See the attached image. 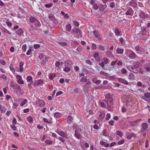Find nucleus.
Listing matches in <instances>:
<instances>
[{"mask_svg":"<svg viewBox=\"0 0 150 150\" xmlns=\"http://www.w3.org/2000/svg\"><path fill=\"white\" fill-rule=\"evenodd\" d=\"M139 66V63L137 62L135 63L133 65H130L128 66L127 68L130 71L133 72L135 74H137L139 72L137 68Z\"/></svg>","mask_w":150,"mask_h":150,"instance_id":"1","label":"nucleus"},{"mask_svg":"<svg viewBox=\"0 0 150 150\" xmlns=\"http://www.w3.org/2000/svg\"><path fill=\"white\" fill-rule=\"evenodd\" d=\"M102 62L100 63L99 65L101 66L103 69L106 70V68L105 69L104 65L105 64H107L110 62L109 59L107 58L103 57L102 59Z\"/></svg>","mask_w":150,"mask_h":150,"instance_id":"2","label":"nucleus"},{"mask_svg":"<svg viewBox=\"0 0 150 150\" xmlns=\"http://www.w3.org/2000/svg\"><path fill=\"white\" fill-rule=\"evenodd\" d=\"M107 103L108 109L109 111H111L113 107V99H109V100L105 101Z\"/></svg>","mask_w":150,"mask_h":150,"instance_id":"3","label":"nucleus"},{"mask_svg":"<svg viewBox=\"0 0 150 150\" xmlns=\"http://www.w3.org/2000/svg\"><path fill=\"white\" fill-rule=\"evenodd\" d=\"M148 125L147 123H143L142 124L141 126V129L142 132H145L146 131V129L148 128Z\"/></svg>","mask_w":150,"mask_h":150,"instance_id":"4","label":"nucleus"},{"mask_svg":"<svg viewBox=\"0 0 150 150\" xmlns=\"http://www.w3.org/2000/svg\"><path fill=\"white\" fill-rule=\"evenodd\" d=\"M74 33L79 34L80 35H81V31L76 28H74L71 32V33L72 34H73Z\"/></svg>","mask_w":150,"mask_h":150,"instance_id":"5","label":"nucleus"},{"mask_svg":"<svg viewBox=\"0 0 150 150\" xmlns=\"http://www.w3.org/2000/svg\"><path fill=\"white\" fill-rule=\"evenodd\" d=\"M16 78L18 79L17 82L19 84H24V81L22 79L21 76L19 75H17L16 76Z\"/></svg>","mask_w":150,"mask_h":150,"instance_id":"6","label":"nucleus"},{"mask_svg":"<svg viewBox=\"0 0 150 150\" xmlns=\"http://www.w3.org/2000/svg\"><path fill=\"white\" fill-rule=\"evenodd\" d=\"M150 98V93L147 92L145 93L144 96L142 97V98L146 100H147Z\"/></svg>","mask_w":150,"mask_h":150,"instance_id":"7","label":"nucleus"},{"mask_svg":"<svg viewBox=\"0 0 150 150\" xmlns=\"http://www.w3.org/2000/svg\"><path fill=\"white\" fill-rule=\"evenodd\" d=\"M71 63L72 62L70 61H68L67 62V63L68 64H70V66H69V67H67L64 68L63 69V70L64 71L66 72H68L70 71V67L72 66H71Z\"/></svg>","mask_w":150,"mask_h":150,"instance_id":"8","label":"nucleus"},{"mask_svg":"<svg viewBox=\"0 0 150 150\" xmlns=\"http://www.w3.org/2000/svg\"><path fill=\"white\" fill-rule=\"evenodd\" d=\"M93 57L98 62H99L100 60V58L99 57V53L98 52H96L93 54Z\"/></svg>","mask_w":150,"mask_h":150,"instance_id":"9","label":"nucleus"},{"mask_svg":"<svg viewBox=\"0 0 150 150\" xmlns=\"http://www.w3.org/2000/svg\"><path fill=\"white\" fill-rule=\"evenodd\" d=\"M105 99L103 101L109 100V99H113L112 98V95L110 94V93L107 94L106 95H105Z\"/></svg>","mask_w":150,"mask_h":150,"instance_id":"10","label":"nucleus"},{"mask_svg":"<svg viewBox=\"0 0 150 150\" xmlns=\"http://www.w3.org/2000/svg\"><path fill=\"white\" fill-rule=\"evenodd\" d=\"M134 12L132 8L128 10L126 12L127 15L132 16Z\"/></svg>","mask_w":150,"mask_h":150,"instance_id":"11","label":"nucleus"},{"mask_svg":"<svg viewBox=\"0 0 150 150\" xmlns=\"http://www.w3.org/2000/svg\"><path fill=\"white\" fill-rule=\"evenodd\" d=\"M118 80L119 82L125 85H127L128 84V82L126 80L121 78H119Z\"/></svg>","mask_w":150,"mask_h":150,"instance_id":"12","label":"nucleus"},{"mask_svg":"<svg viewBox=\"0 0 150 150\" xmlns=\"http://www.w3.org/2000/svg\"><path fill=\"white\" fill-rule=\"evenodd\" d=\"M136 54L133 51H131L129 53V57L130 59H133L135 57Z\"/></svg>","mask_w":150,"mask_h":150,"instance_id":"13","label":"nucleus"},{"mask_svg":"<svg viewBox=\"0 0 150 150\" xmlns=\"http://www.w3.org/2000/svg\"><path fill=\"white\" fill-rule=\"evenodd\" d=\"M43 81L42 80L40 79L39 80L36 81L35 82V86H38L40 84H42L43 83Z\"/></svg>","mask_w":150,"mask_h":150,"instance_id":"14","label":"nucleus"},{"mask_svg":"<svg viewBox=\"0 0 150 150\" xmlns=\"http://www.w3.org/2000/svg\"><path fill=\"white\" fill-rule=\"evenodd\" d=\"M48 17L49 19L51 20L54 21L56 20V18L54 16L52 13L50 14Z\"/></svg>","mask_w":150,"mask_h":150,"instance_id":"15","label":"nucleus"},{"mask_svg":"<svg viewBox=\"0 0 150 150\" xmlns=\"http://www.w3.org/2000/svg\"><path fill=\"white\" fill-rule=\"evenodd\" d=\"M100 144L104 146L105 147H108L109 146V144L107 143L103 140H101L100 141Z\"/></svg>","mask_w":150,"mask_h":150,"instance_id":"16","label":"nucleus"},{"mask_svg":"<svg viewBox=\"0 0 150 150\" xmlns=\"http://www.w3.org/2000/svg\"><path fill=\"white\" fill-rule=\"evenodd\" d=\"M34 24L36 26L38 27H40L41 26V24L39 20L37 19V20L35 22Z\"/></svg>","mask_w":150,"mask_h":150,"instance_id":"17","label":"nucleus"},{"mask_svg":"<svg viewBox=\"0 0 150 150\" xmlns=\"http://www.w3.org/2000/svg\"><path fill=\"white\" fill-rule=\"evenodd\" d=\"M1 31L3 33H7L9 34H11V32L10 31L5 29V28L3 27L1 28Z\"/></svg>","mask_w":150,"mask_h":150,"instance_id":"18","label":"nucleus"},{"mask_svg":"<svg viewBox=\"0 0 150 150\" xmlns=\"http://www.w3.org/2000/svg\"><path fill=\"white\" fill-rule=\"evenodd\" d=\"M123 50L118 48L116 50V52L118 54H122L123 53Z\"/></svg>","mask_w":150,"mask_h":150,"instance_id":"19","label":"nucleus"},{"mask_svg":"<svg viewBox=\"0 0 150 150\" xmlns=\"http://www.w3.org/2000/svg\"><path fill=\"white\" fill-rule=\"evenodd\" d=\"M38 105V106L40 107H42L45 105V103L43 100H40L39 101Z\"/></svg>","mask_w":150,"mask_h":150,"instance_id":"20","label":"nucleus"},{"mask_svg":"<svg viewBox=\"0 0 150 150\" xmlns=\"http://www.w3.org/2000/svg\"><path fill=\"white\" fill-rule=\"evenodd\" d=\"M32 76H28L27 78V80L28 82H30L32 84L33 83V81H32Z\"/></svg>","mask_w":150,"mask_h":150,"instance_id":"21","label":"nucleus"},{"mask_svg":"<svg viewBox=\"0 0 150 150\" xmlns=\"http://www.w3.org/2000/svg\"><path fill=\"white\" fill-rule=\"evenodd\" d=\"M66 30L69 32L71 30V27L70 24H69L66 26Z\"/></svg>","mask_w":150,"mask_h":150,"instance_id":"22","label":"nucleus"},{"mask_svg":"<svg viewBox=\"0 0 150 150\" xmlns=\"http://www.w3.org/2000/svg\"><path fill=\"white\" fill-rule=\"evenodd\" d=\"M134 77L133 74L131 73L129 74L128 78L130 80H132L134 79Z\"/></svg>","mask_w":150,"mask_h":150,"instance_id":"23","label":"nucleus"},{"mask_svg":"<svg viewBox=\"0 0 150 150\" xmlns=\"http://www.w3.org/2000/svg\"><path fill=\"white\" fill-rule=\"evenodd\" d=\"M135 134L133 133H129L127 136V138L128 139H131L132 137H134Z\"/></svg>","mask_w":150,"mask_h":150,"instance_id":"24","label":"nucleus"},{"mask_svg":"<svg viewBox=\"0 0 150 150\" xmlns=\"http://www.w3.org/2000/svg\"><path fill=\"white\" fill-rule=\"evenodd\" d=\"M37 19L33 17H30V21L32 23H35Z\"/></svg>","mask_w":150,"mask_h":150,"instance_id":"25","label":"nucleus"},{"mask_svg":"<svg viewBox=\"0 0 150 150\" xmlns=\"http://www.w3.org/2000/svg\"><path fill=\"white\" fill-rule=\"evenodd\" d=\"M75 136L77 138H79L81 136L80 134L78 133L77 131L75 130Z\"/></svg>","mask_w":150,"mask_h":150,"instance_id":"26","label":"nucleus"},{"mask_svg":"<svg viewBox=\"0 0 150 150\" xmlns=\"http://www.w3.org/2000/svg\"><path fill=\"white\" fill-rule=\"evenodd\" d=\"M73 119L72 117L70 116H69L68 117L67 121L69 124H70L72 122V121Z\"/></svg>","mask_w":150,"mask_h":150,"instance_id":"27","label":"nucleus"},{"mask_svg":"<svg viewBox=\"0 0 150 150\" xmlns=\"http://www.w3.org/2000/svg\"><path fill=\"white\" fill-rule=\"evenodd\" d=\"M59 134L60 135L64 138H66L67 137V135L63 132H60L59 133Z\"/></svg>","mask_w":150,"mask_h":150,"instance_id":"28","label":"nucleus"},{"mask_svg":"<svg viewBox=\"0 0 150 150\" xmlns=\"http://www.w3.org/2000/svg\"><path fill=\"white\" fill-rule=\"evenodd\" d=\"M115 33L116 36L120 35V32L118 29H116L115 31Z\"/></svg>","mask_w":150,"mask_h":150,"instance_id":"29","label":"nucleus"},{"mask_svg":"<svg viewBox=\"0 0 150 150\" xmlns=\"http://www.w3.org/2000/svg\"><path fill=\"white\" fill-rule=\"evenodd\" d=\"M22 31L21 29H19L16 31V33L18 35H21L22 33Z\"/></svg>","mask_w":150,"mask_h":150,"instance_id":"30","label":"nucleus"},{"mask_svg":"<svg viewBox=\"0 0 150 150\" xmlns=\"http://www.w3.org/2000/svg\"><path fill=\"white\" fill-rule=\"evenodd\" d=\"M99 116L102 118V119H103L105 117V114L104 112H100Z\"/></svg>","mask_w":150,"mask_h":150,"instance_id":"31","label":"nucleus"},{"mask_svg":"<svg viewBox=\"0 0 150 150\" xmlns=\"http://www.w3.org/2000/svg\"><path fill=\"white\" fill-rule=\"evenodd\" d=\"M100 104L101 107L104 108H106V104L107 103H105H105L104 102L100 103Z\"/></svg>","mask_w":150,"mask_h":150,"instance_id":"32","label":"nucleus"},{"mask_svg":"<svg viewBox=\"0 0 150 150\" xmlns=\"http://www.w3.org/2000/svg\"><path fill=\"white\" fill-rule=\"evenodd\" d=\"M27 119L30 123H31L33 122V118L31 117H27Z\"/></svg>","mask_w":150,"mask_h":150,"instance_id":"33","label":"nucleus"},{"mask_svg":"<svg viewBox=\"0 0 150 150\" xmlns=\"http://www.w3.org/2000/svg\"><path fill=\"white\" fill-rule=\"evenodd\" d=\"M73 24L74 26L76 27H78L79 26V22L75 20H74L73 21Z\"/></svg>","mask_w":150,"mask_h":150,"instance_id":"34","label":"nucleus"},{"mask_svg":"<svg viewBox=\"0 0 150 150\" xmlns=\"http://www.w3.org/2000/svg\"><path fill=\"white\" fill-rule=\"evenodd\" d=\"M27 100L26 99H24L23 102L20 104L21 106H23L27 103Z\"/></svg>","mask_w":150,"mask_h":150,"instance_id":"35","label":"nucleus"},{"mask_svg":"<svg viewBox=\"0 0 150 150\" xmlns=\"http://www.w3.org/2000/svg\"><path fill=\"white\" fill-rule=\"evenodd\" d=\"M45 142L48 144L49 145H51L52 144L53 142L51 140H46Z\"/></svg>","mask_w":150,"mask_h":150,"instance_id":"36","label":"nucleus"},{"mask_svg":"<svg viewBox=\"0 0 150 150\" xmlns=\"http://www.w3.org/2000/svg\"><path fill=\"white\" fill-rule=\"evenodd\" d=\"M27 48V46L26 44H25L23 45L22 47V49L23 51L25 52L26 51V49Z\"/></svg>","mask_w":150,"mask_h":150,"instance_id":"37","label":"nucleus"},{"mask_svg":"<svg viewBox=\"0 0 150 150\" xmlns=\"http://www.w3.org/2000/svg\"><path fill=\"white\" fill-rule=\"evenodd\" d=\"M121 72L122 74H125L127 72V70L125 68L122 69L121 70Z\"/></svg>","mask_w":150,"mask_h":150,"instance_id":"38","label":"nucleus"},{"mask_svg":"<svg viewBox=\"0 0 150 150\" xmlns=\"http://www.w3.org/2000/svg\"><path fill=\"white\" fill-rule=\"evenodd\" d=\"M117 62V60H116V61H112L110 63V65L112 66H113V67H114V66L115 65V64Z\"/></svg>","mask_w":150,"mask_h":150,"instance_id":"39","label":"nucleus"},{"mask_svg":"<svg viewBox=\"0 0 150 150\" xmlns=\"http://www.w3.org/2000/svg\"><path fill=\"white\" fill-rule=\"evenodd\" d=\"M116 133L120 137H122L123 135V133L120 131H117Z\"/></svg>","mask_w":150,"mask_h":150,"instance_id":"40","label":"nucleus"},{"mask_svg":"<svg viewBox=\"0 0 150 150\" xmlns=\"http://www.w3.org/2000/svg\"><path fill=\"white\" fill-rule=\"evenodd\" d=\"M80 81L81 82H86L87 81L86 77L84 76L80 80Z\"/></svg>","mask_w":150,"mask_h":150,"instance_id":"41","label":"nucleus"},{"mask_svg":"<svg viewBox=\"0 0 150 150\" xmlns=\"http://www.w3.org/2000/svg\"><path fill=\"white\" fill-rule=\"evenodd\" d=\"M53 4L51 3H50L49 4H46L45 5V6L47 8H50L52 6Z\"/></svg>","mask_w":150,"mask_h":150,"instance_id":"42","label":"nucleus"},{"mask_svg":"<svg viewBox=\"0 0 150 150\" xmlns=\"http://www.w3.org/2000/svg\"><path fill=\"white\" fill-rule=\"evenodd\" d=\"M125 142V140L124 139H122L121 140V141H118V142L117 144L118 145H121L123 144Z\"/></svg>","mask_w":150,"mask_h":150,"instance_id":"43","label":"nucleus"},{"mask_svg":"<svg viewBox=\"0 0 150 150\" xmlns=\"http://www.w3.org/2000/svg\"><path fill=\"white\" fill-rule=\"evenodd\" d=\"M54 116L55 117H59L61 115L59 112H57L54 114Z\"/></svg>","mask_w":150,"mask_h":150,"instance_id":"44","label":"nucleus"},{"mask_svg":"<svg viewBox=\"0 0 150 150\" xmlns=\"http://www.w3.org/2000/svg\"><path fill=\"white\" fill-rule=\"evenodd\" d=\"M140 16L142 18H144L145 17V14L144 13L141 12L140 13Z\"/></svg>","mask_w":150,"mask_h":150,"instance_id":"45","label":"nucleus"},{"mask_svg":"<svg viewBox=\"0 0 150 150\" xmlns=\"http://www.w3.org/2000/svg\"><path fill=\"white\" fill-rule=\"evenodd\" d=\"M123 64V62L121 60H119L117 63V65L118 66H122Z\"/></svg>","mask_w":150,"mask_h":150,"instance_id":"46","label":"nucleus"},{"mask_svg":"<svg viewBox=\"0 0 150 150\" xmlns=\"http://www.w3.org/2000/svg\"><path fill=\"white\" fill-rule=\"evenodd\" d=\"M93 33H94V34L95 35V36L96 37H97L98 36V32L96 30H94L93 31Z\"/></svg>","mask_w":150,"mask_h":150,"instance_id":"47","label":"nucleus"},{"mask_svg":"<svg viewBox=\"0 0 150 150\" xmlns=\"http://www.w3.org/2000/svg\"><path fill=\"white\" fill-rule=\"evenodd\" d=\"M9 68L12 72H14L15 71V70L13 67V66L12 64H10L9 66Z\"/></svg>","mask_w":150,"mask_h":150,"instance_id":"48","label":"nucleus"},{"mask_svg":"<svg viewBox=\"0 0 150 150\" xmlns=\"http://www.w3.org/2000/svg\"><path fill=\"white\" fill-rule=\"evenodd\" d=\"M115 4L114 2H111L110 4V6L112 8H113L115 6Z\"/></svg>","mask_w":150,"mask_h":150,"instance_id":"49","label":"nucleus"},{"mask_svg":"<svg viewBox=\"0 0 150 150\" xmlns=\"http://www.w3.org/2000/svg\"><path fill=\"white\" fill-rule=\"evenodd\" d=\"M93 8L95 10H97L98 8V7L96 4H94L93 5Z\"/></svg>","mask_w":150,"mask_h":150,"instance_id":"50","label":"nucleus"},{"mask_svg":"<svg viewBox=\"0 0 150 150\" xmlns=\"http://www.w3.org/2000/svg\"><path fill=\"white\" fill-rule=\"evenodd\" d=\"M110 117V114L108 113L106 115L105 119L107 120H108Z\"/></svg>","mask_w":150,"mask_h":150,"instance_id":"51","label":"nucleus"},{"mask_svg":"<svg viewBox=\"0 0 150 150\" xmlns=\"http://www.w3.org/2000/svg\"><path fill=\"white\" fill-rule=\"evenodd\" d=\"M107 131L106 129H104L103 130V136L106 137L107 136Z\"/></svg>","mask_w":150,"mask_h":150,"instance_id":"52","label":"nucleus"},{"mask_svg":"<svg viewBox=\"0 0 150 150\" xmlns=\"http://www.w3.org/2000/svg\"><path fill=\"white\" fill-rule=\"evenodd\" d=\"M40 45L39 44H36L34 46V47L35 49L40 47Z\"/></svg>","mask_w":150,"mask_h":150,"instance_id":"53","label":"nucleus"},{"mask_svg":"<svg viewBox=\"0 0 150 150\" xmlns=\"http://www.w3.org/2000/svg\"><path fill=\"white\" fill-rule=\"evenodd\" d=\"M59 139L61 142H64L65 140L62 137H59Z\"/></svg>","mask_w":150,"mask_h":150,"instance_id":"54","label":"nucleus"},{"mask_svg":"<svg viewBox=\"0 0 150 150\" xmlns=\"http://www.w3.org/2000/svg\"><path fill=\"white\" fill-rule=\"evenodd\" d=\"M85 61L86 63L89 65H91L93 64L91 62L88 60H86Z\"/></svg>","mask_w":150,"mask_h":150,"instance_id":"55","label":"nucleus"},{"mask_svg":"<svg viewBox=\"0 0 150 150\" xmlns=\"http://www.w3.org/2000/svg\"><path fill=\"white\" fill-rule=\"evenodd\" d=\"M43 120L45 122H47L48 123H51V121L48 120L47 119V118H44L43 119Z\"/></svg>","mask_w":150,"mask_h":150,"instance_id":"56","label":"nucleus"},{"mask_svg":"<svg viewBox=\"0 0 150 150\" xmlns=\"http://www.w3.org/2000/svg\"><path fill=\"white\" fill-rule=\"evenodd\" d=\"M63 92L62 91H60L57 93L56 94V96H58L61 95L62 93Z\"/></svg>","mask_w":150,"mask_h":150,"instance_id":"57","label":"nucleus"},{"mask_svg":"<svg viewBox=\"0 0 150 150\" xmlns=\"http://www.w3.org/2000/svg\"><path fill=\"white\" fill-rule=\"evenodd\" d=\"M116 144V143H115V142H112L110 144V147H112L113 146H114Z\"/></svg>","mask_w":150,"mask_h":150,"instance_id":"58","label":"nucleus"},{"mask_svg":"<svg viewBox=\"0 0 150 150\" xmlns=\"http://www.w3.org/2000/svg\"><path fill=\"white\" fill-rule=\"evenodd\" d=\"M0 110H1V111L2 112H5L6 110V108L5 107H2L1 109Z\"/></svg>","mask_w":150,"mask_h":150,"instance_id":"59","label":"nucleus"},{"mask_svg":"<svg viewBox=\"0 0 150 150\" xmlns=\"http://www.w3.org/2000/svg\"><path fill=\"white\" fill-rule=\"evenodd\" d=\"M98 46L99 49H100V50L102 51L104 50V48L103 46L101 45H99Z\"/></svg>","mask_w":150,"mask_h":150,"instance_id":"60","label":"nucleus"},{"mask_svg":"<svg viewBox=\"0 0 150 150\" xmlns=\"http://www.w3.org/2000/svg\"><path fill=\"white\" fill-rule=\"evenodd\" d=\"M32 52V50L31 49H29V50L26 53V54L27 55H30V53Z\"/></svg>","mask_w":150,"mask_h":150,"instance_id":"61","label":"nucleus"},{"mask_svg":"<svg viewBox=\"0 0 150 150\" xmlns=\"http://www.w3.org/2000/svg\"><path fill=\"white\" fill-rule=\"evenodd\" d=\"M120 40L122 44H124L125 43L124 39L122 38H120Z\"/></svg>","mask_w":150,"mask_h":150,"instance_id":"62","label":"nucleus"},{"mask_svg":"<svg viewBox=\"0 0 150 150\" xmlns=\"http://www.w3.org/2000/svg\"><path fill=\"white\" fill-rule=\"evenodd\" d=\"M0 63L3 65H4L6 64L5 62L2 59L0 60Z\"/></svg>","mask_w":150,"mask_h":150,"instance_id":"63","label":"nucleus"},{"mask_svg":"<svg viewBox=\"0 0 150 150\" xmlns=\"http://www.w3.org/2000/svg\"><path fill=\"white\" fill-rule=\"evenodd\" d=\"M146 70L148 72L150 73V67H146Z\"/></svg>","mask_w":150,"mask_h":150,"instance_id":"64","label":"nucleus"}]
</instances>
